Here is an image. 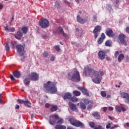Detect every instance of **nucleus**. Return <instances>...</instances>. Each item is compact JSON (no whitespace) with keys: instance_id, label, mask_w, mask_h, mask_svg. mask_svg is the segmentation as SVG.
Returning <instances> with one entry per match:
<instances>
[{"instance_id":"obj_22","label":"nucleus","mask_w":129,"mask_h":129,"mask_svg":"<svg viewBox=\"0 0 129 129\" xmlns=\"http://www.w3.org/2000/svg\"><path fill=\"white\" fill-rule=\"evenodd\" d=\"M92 115L94 116V117H95L96 119H100V115L98 112H94L92 113Z\"/></svg>"},{"instance_id":"obj_2","label":"nucleus","mask_w":129,"mask_h":129,"mask_svg":"<svg viewBox=\"0 0 129 129\" xmlns=\"http://www.w3.org/2000/svg\"><path fill=\"white\" fill-rule=\"evenodd\" d=\"M43 86L46 93L51 94L57 93V87L55 82L48 81L46 83L44 84Z\"/></svg>"},{"instance_id":"obj_1","label":"nucleus","mask_w":129,"mask_h":129,"mask_svg":"<svg viewBox=\"0 0 129 129\" xmlns=\"http://www.w3.org/2000/svg\"><path fill=\"white\" fill-rule=\"evenodd\" d=\"M84 72L85 76H89L90 77H95L93 79V81L96 84H99L101 82V79L99 76V73L97 71L94 70L93 69H91L89 67H87L84 69Z\"/></svg>"},{"instance_id":"obj_54","label":"nucleus","mask_w":129,"mask_h":129,"mask_svg":"<svg viewBox=\"0 0 129 129\" xmlns=\"http://www.w3.org/2000/svg\"><path fill=\"white\" fill-rule=\"evenodd\" d=\"M91 108H92V105H89L88 107H87L88 109H91Z\"/></svg>"},{"instance_id":"obj_28","label":"nucleus","mask_w":129,"mask_h":129,"mask_svg":"<svg viewBox=\"0 0 129 129\" xmlns=\"http://www.w3.org/2000/svg\"><path fill=\"white\" fill-rule=\"evenodd\" d=\"M73 94L75 96H80V95H81V92L77 90H75L73 92Z\"/></svg>"},{"instance_id":"obj_7","label":"nucleus","mask_w":129,"mask_h":129,"mask_svg":"<svg viewBox=\"0 0 129 129\" xmlns=\"http://www.w3.org/2000/svg\"><path fill=\"white\" fill-rule=\"evenodd\" d=\"M101 30V26L99 25H97L95 26L94 30H93V34L94 35L95 39H97V37L99 36V34L100 33V31Z\"/></svg>"},{"instance_id":"obj_5","label":"nucleus","mask_w":129,"mask_h":129,"mask_svg":"<svg viewBox=\"0 0 129 129\" xmlns=\"http://www.w3.org/2000/svg\"><path fill=\"white\" fill-rule=\"evenodd\" d=\"M69 121L72 125H74L76 127H81V128H84L85 127V125L82 122L73 118H70Z\"/></svg>"},{"instance_id":"obj_37","label":"nucleus","mask_w":129,"mask_h":129,"mask_svg":"<svg viewBox=\"0 0 129 129\" xmlns=\"http://www.w3.org/2000/svg\"><path fill=\"white\" fill-rule=\"evenodd\" d=\"M84 102L86 104V105H87V104H89L90 100H89V99H85L84 100Z\"/></svg>"},{"instance_id":"obj_15","label":"nucleus","mask_w":129,"mask_h":129,"mask_svg":"<svg viewBox=\"0 0 129 129\" xmlns=\"http://www.w3.org/2000/svg\"><path fill=\"white\" fill-rule=\"evenodd\" d=\"M69 105L70 108L73 111H78V109H77V107H76V104H73L70 102L69 103Z\"/></svg>"},{"instance_id":"obj_44","label":"nucleus","mask_w":129,"mask_h":129,"mask_svg":"<svg viewBox=\"0 0 129 129\" xmlns=\"http://www.w3.org/2000/svg\"><path fill=\"white\" fill-rule=\"evenodd\" d=\"M118 55H119V52H118V51H115L114 53L115 58H117V56H118Z\"/></svg>"},{"instance_id":"obj_36","label":"nucleus","mask_w":129,"mask_h":129,"mask_svg":"<svg viewBox=\"0 0 129 129\" xmlns=\"http://www.w3.org/2000/svg\"><path fill=\"white\" fill-rule=\"evenodd\" d=\"M54 49L56 50L57 52H60V46L59 45H55L53 47Z\"/></svg>"},{"instance_id":"obj_38","label":"nucleus","mask_w":129,"mask_h":129,"mask_svg":"<svg viewBox=\"0 0 129 129\" xmlns=\"http://www.w3.org/2000/svg\"><path fill=\"white\" fill-rule=\"evenodd\" d=\"M101 96H102L103 97H106V92H105V91H102L101 92Z\"/></svg>"},{"instance_id":"obj_49","label":"nucleus","mask_w":129,"mask_h":129,"mask_svg":"<svg viewBox=\"0 0 129 129\" xmlns=\"http://www.w3.org/2000/svg\"><path fill=\"white\" fill-rule=\"evenodd\" d=\"M10 78L12 81H15V80H16V79H15V78H14V76L12 75L10 76Z\"/></svg>"},{"instance_id":"obj_17","label":"nucleus","mask_w":129,"mask_h":129,"mask_svg":"<svg viewBox=\"0 0 129 129\" xmlns=\"http://www.w3.org/2000/svg\"><path fill=\"white\" fill-rule=\"evenodd\" d=\"M104 39H105V34L102 33L101 34V37L97 41L98 44L101 45V44L103 42V40H104Z\"/></svg>"},{"instance_id":"obj_14","label":"nucleus","mask_w":129,"mask_h":129,"mask_svg":"<svg viewBox=\"0 0 129 129\" xmlns=\"http://www.w3.org/2000/svg\"><path fill=\"white\" fill-rule=\"evenodd\" d=\"M78 89H79V90H80V91H81L84 95H86V96H89V94L87 92V89L82 87H78Z\"/></svg>"},{"instance_id":"obj_64","label":"nucleus","mask_w":129,"mask_h":129,"mask_svg":"<svg viewBox=\"0 0 129 129\" xmlns=\"http://www.w3.org/2000/svg\"><path fill=\"white\" fill-rule=\"evenodd\" d=\"M125 124H126V126H128V127H129V123L128 122L126 123Z\"/></svg>"},{"instance_id":"obj_46","label":"nucleus","mask_w":129,"mask_h":129,"mask_svg":"<svg viewBox=\"0 0 129 129\" xmlns=\"http://www.w3.org/2000/svg\"><path fill=\"white\" fill-rule=\"evenodd\" d=\"M45 107L46 108H49L50 107V106H51V105H50V104L48 103H46L45 105Z\"/></svg>"},{"instance_id":"obj_51","label":"nucleus","mask_w":129,"mask_h":129,"mask_svg":"<svg viewBox=\"0 0 129 129\" xmlns=\"http://www.w3.org/2000/svg\"><path fill=\"white\" fill-rule=\"evenodd\" d=\"M5 31H7V32H10V29L8 27V26H6L4 27Z\"/></svg>"},{"instance_id":"obj_19","label":"nucleus","mask_w":129,"mask_h":129,"mask_svg":"<svg viewBox=\"0 0 129 129\" xmlns=\"http://www.w3.org/2000/svg\"><path fill=\"white\" fill-rule=\"evenodd\" d=\"M58 31L59 32V34H61L62 36L64 37V38H68V35L65 33H64V31H63V29L61 27H59L58 28Z\"/></svg>"},{"instance_id":"obj_12","label":"nucleus","mask_w":129,"mask_h":129,"mask_svg":"<svg viewBox=\"0 0 129 129\" xmlns=\"http://www.w3.org/2000/svg\"><path fill=\"white\" fill-rule=\"evenodd\" d=\"M17 102H18V103H20V104H24V105H26V106H27V107H30V105L29 104H31V103H30V101H25L24 100H22L20 99H18L17 100Z\"/></svg>"},{"instance_id":"obj_11","label":"nucleus","mask_w":129,"mask_h":129,"mask_svg":"<svg viewBox=\"0 0 129 129\" xmlns=\"http://www.w3.org/2000/svg\"><path fill=\"white\" fill-rule=\"evenodd\" d=\"M98 56L100 60H104L105 59V56H106V52L100 50L98 53Z\"/></svg>"},{"instance_id":"obj_3","label":"nucleus","mask_w":129,"mask_h":129,"mask_svg":"<svg viewBox=\"0 0 129 129\" xmlns=\"http://www.w3.org/2000/svg\"><path fill=\"white\" fill-rule=\"evenodd\" d=\"M68 76L73 82H80L81 80L80 73L77 69H74L72 72L69 73Z\"/></svg>"},{"instance_id":"obj_59","label":"nucleus","mask_w":129,"mask_h":129,"mask_svg":"<svg viewBox=\"0 0 129 129\" xmlns=\"http://www.w3.org/2000/svg\"><path fill=\"white\" fill-rule=\"evenodd\" d=\"M108 110L112 111V110H113V108L112 107H109Z\"/></svg>"},{"instance_id":"obj_60","label":"nucleus","mask_w":129,"mask_h":129,"mask_svg":"<svg viewBox=\"0 0 129 129\" xmlns=\"http://www.w3.org/2000/svg\"><path fill=\"white\" fill-rule=\"evenodd\" d=\"M108 118L111 120H112V117L110 116V115L108 116Z\"/></svg>"},{"instance_id":"obj_33","label":"nucleus","mask_w":129,"mask_h":129,"mask_svg":"<svg viewBox=\"0 0 129 129\" xmlns=\"http://www.w3.org/2000/svg\"><path fill=\"white\" fill-rule=\"evenodd\" d=\"M115 109H116V111H117V112H121V109H122L121 106H116L115 107Z\"/></svg>"},{"instance_id":"obj_45","label":"nucleus","mask_w":129,"mask_h":129,"mask_svg":"<svg viewBox=\"0 0 129 129\" xmlns=\"http://www.w3.org/2000/svg\"><path fill=\"white\" fill-rule=\"evenodd\" d=\"M15 31V28L11 27L9 29V32H14Z\"/></svg>"},{"instance_id":"obj_32","label":"nucleus","mask_w":129,"mask_h":129,"mask_svg":"<svg viewBox=\"0 0 129 129\" xmlns=\"http://www.w3.org/2000/svg\"><path fill=\"white\" fill-rule=\"evenodd\" d=\"M70 100L73 102H77V101H78V98L76 97L73 96L71 97Z\"/></svg>"},{"instance_id":"obj_50","label":"nucleus","mask_w":129,"mask_h":129,"mask_svg":"<svg viewBox=\"0 0 129 129\" xmlns=\"http://www.w3.org/2000/svg\"><path fill=\"white\" fill-rule=\"evenodd\" d=\"M106 60L107 61H108V62H110V61H111V59H110V57H106Z\"/></svg>"},{"instance_id":"obj_57","label":"nucleus","mask_w":129,"mask_h":129,"mask_svg":"<svg viewBox=\"0 0 129 129\" xmlns=\"http://www.w3.org/2000/svg\"><path fill=\"white\" fill-rule=\"evenodd\" d=\"M64 3L67 4L68 6H70V3L68 2V1L66 0L64 1Z\"/></svg>"},{"instance_id":"obj_63","label":"nucleus","mask_w":129,"mask_h":129,"mask_svg":"<svg viewBox=\"0 0 129 129\" xmlns=\"http://www.w3.org/2000/svg\"><path fill=\"white\" fill-rule=\"evenodd\" d=\"M126 60L127 61H128V60H129V57H128V56H126Z\"/></svg>"},{"instance_id":"obj_40","label":"nucleus","mask_w":129,"mask_h":129,"mask_svg":"<svg viewBox=\"0 0 129 129\" xmlns=\"http://www.w3.org/2000/svg\"><path fill=\"white\" fill-rule=\"evenodd\" d=\"M16 44H17L16 41H12L11 42V45L12 46V49H15V45H16Z\"/></svg>"},{"instance_id":"obj_6","label":"nucleus","mask_w":129,"mask_h":129,"mask_svg":"<svg viewBox=\"0 0 129 129\" xmlns=\"http://www.w3.org/2000/svg\"><path fill=\"white\" fill-rule=\"evenodd\" d=\"M39 24L42 29H46L49 27V21L47 19H42L39 21Z\"/></svg>"},{"instance_id":"obj_26","label":"nucleus","mask_w":129,"mask_h":129,"mask_svg":"<svg viewBox=\"0 0 129 129\" xmlns=\"http://www.w3.org/2000/svg\"><path fill=\"white\" fill-rule=\"evenodd\" d=\"M50 109L52 112H54V111H56L58 109V107L56 105H51V107Z\"/></svg>"},{"instance_id":"obj_9","label":"nucleus","mask_w":129,"mask_h":129,"mask_svg":"<svg viewBox=\"0 0 129 129\" xmlns=\"http://www.w3.org/2000/svg\"><path fill=\"white\" fill-rule=\"evenodd\" d=\"M28 77H30L31 80L32 81H37L39 80V75L36 73H31V74L28 75Z\"/></svg>"},{"instance_id":"obj_4","label":"nucleus","mask_w":129,"mask_h":129,"mask_svg":"<svg viewBox=\"0 0 129 129\" xmlns=\"http://www.w3.org/2000/svg\"><path fill=\"white\" fill-rule=\"evenodd\" d=\"M50 119L49 120V122L51 125H54V124L56 123V120H58L56 122V123L62 124L63 122V119L61 118L59 119V116L56 114L50 115Z\"/></svg>"},{"instance_id":"obj_29","label":"nucleus","mask_w":129,"mask_h":129,"mask_svg":"<svg viewBox=\"0 0 129 129\" xmlns=\"http://www.w3.org/2000/svg\"><path fill=\"white\" fill-rule=\"evenodd\" d=\"M105 45L107 47H111V45H112V42L111 40H108L105 42Z\"/></svg>"},{"instance_id":"obj_35","label":"nucleus","mask_w":129,"mask_h":129,"mask_svg":"<svg viewBox=\"0 0 129 129\" xmlns=\"http://www.w3.org/2000/svg\"><path fill=\"white\" fill-rule=\"evenodd\" d=\"M89 125H90V126L91 127H92V128H94L95 127V123H94V122H90L89 123Z\"/></svg>"},{"instance_id":"obj_52","label":"nucleus","mask_w":129,"mask_h":129,"mask_svg":"<svg viewBox=\"0 0 129 129\" xmlns=\"http://www.w3.org/2000/svg\"><path fill=\"white\" fill-rule=\"evenodd\" d=\"M50 60L53 62V61H55V56H51L50 57Z\"/></svg>"},{"instance_id":"obj_42","label":"nucleus","mask_w":129,"mask_h":129,"mask_svg":"<svg viewBox=\"0 0 129 129\" xmlns=\"http://www.w3.org/2000/svg\"><path fill=\"white\" fill-rule=\"evenodd\" d=\"M43 56L44 57H48V56H49V52H48L47 51H44L43 52Z\"/></svg>"},{"instance_id":"obj_39","label":"nucleus","mask_w":129,"mask_h":129,"mask_svg":"<svg viewBox=\"0 0 129 129\" xmlns=\"http://www.w3.org/2000/svg\"><path fill=\"white\" fill-rule=\"evenodd\" d=\"M6 51H10V45H9V43H8V42L6 44Z\"/></svg>"},{"instance_id":"obj_21","label":"nucleus","mask_w":129,"mask_h":129,"mask_svg":"<svg viewBox=\"0 0 129 129\" xmlns=\"http://www.w3.org/2000/svg\"><path fill=\"white\" fill-rule=\"evenodd\" d=\"M16 49L17 50V52H18V53H22V52L24 51V46L21 44H19L18 45H17L16 46Z\"/></svg>"},{"instance_id":"obj_48","label":"nucleus","mask_w":129,"mask_h":129,"mask_svg":"<svg viewBox=\"0 0 129 129\" xmlns=\"http://www.w3.org/2000/svg\"><path fill=\"white\" fill-rule=\"evenodd\" d=\"M100 74L101 76H103V75H104V73H103V71H100L99 72V74Z\"/></svg>"},{"instance_id":"obj_30","label":"nucleus","mask_w":129,"mask_h":129,"mask_svg":"<svg viewBox=\"0 0 129 129\" xmlns=\"http://www.w3.org/2000/svg\"><path fill=\"white\" fill-rule=\"evenodd\" d=\"M55 129H66V126L63 125H56L55 126Z\"/></svg>"},{"instance_id":"obj_24","label":"nucleus","mask_w":129,"mask_h":129,"mask_svg":"<svg viewBox=\"0 0 129 129\" xmlns=\"http://www.w3.org/2000/svg\"><path fill=\"white\" fill-rule=\"evenodd\" d=\"M13 75L16 78H20L21 77V72L20 71L14 72Z\"/></svg>"},{"instance_id":"obj_20","label":"nucleus","mask_w":129,"mask_h":129,"mask_svg":"<svg viewBox=\"0 0 129 129\" xmlns=\"http://www.w3.org/2000/svg\"><path fill=\"white\" fill-rule=\"evenodd\" d=\"M72 97V94L71 93L67 92L65 93L64 95L63 96V99H69L70 100Z\"/></svg>"},{"instance_id":"obj_55","label":"nucleus","mask_w":129,"mask_h":129,"mask_svg":"<svg viewBox=\"0 0 129 129\" xmlns=\"http://www.w3.org/2000/svg\"><path fill=\"white\" fill-rule=\"evenodd\" d=\"M20 108V105H16L15 106V109H19Z\"/></svg>"},{"instance_id":"obj_25","label":"nucleus","mask_w":129,"mask_h":129,"mask_svg":"<svg viewBox=\"0 0 129 129\" xmlns=\"http://www.w3.org/2000/svg\"><path fill=\"white\" fill-rule=\"evenodd\" d=\"M124 58V54L122 53H120V54H119L118 56V61L119 62V63H120V62H121V61L123 60Z\"/></svg>"},{"instance_id":"obj_61","label":"nucleus","mask_w":129,"mask_h":129,"mask_svg":"<svg viewBox=\"0 0 129 129\" xmlns=\"http://www.w3.org/2000/svg\"><path fill=\"white\" fill-rule=\"evenodd\" d=\"M71 43L72 44V45H75L76 44V42L75 41H72Z\"/></svg>"},{"instance_id":"obj_41","label":"nucleus","mask_w":129,"mask_h":129,"mask_svg":"<svg viewBox=\"0 0 129 129\" xmlns=\"http://www.w3.org/2000/svg\"><path fill=\"white\" fill-rule=\"evenodd\" d=\"M94 129H102V126L101 125L95 126Z\"/></svg>"},{"instance_id":"obj_47","label":"nucleus","mask_w":129,"mask_h":129,"mask_svg":"<svg viewBox=\"0 0 129 129\" xmlns=\"http://www.w3.org/2000/svg\"><path fill=\"white\" fill-rule=\"evenodd\" d=\"M116 127H118V125H115L111 127L110 129H114V128H116Z\"/></svg>"},{"instance_id":"obj_56","label":"nucleus","mask_w":129,"mask_h":129,"mask_svg":"<svg viewBox=\"0 0 129 129\" xmlns=\"http://www.w3.org/2000/svg\"><path fill=\"white\" fill-rule=\"evenodd\" d=\"M93 19L94 20H95L96 19H97V15H94L93 17Z\"/></svg>"},{"instance_id":"obj_16","label":"nucleus","mask_w":129,"mask_h":129,"mask_svg":"<svg viewBox=\"0 0 129 129\" xmlns=\"http://www.w3.org/2000/svg\"><path fill=\"white\" fill-rule=\"evenodd\" d=\"M23 32L21 31V30H19L17 31V35L15 36L16 39L17 40H22V37H23Z\"/></svg>"},{"instance_id":"obj_8","label":"nucleus","mask_w":129,"mask_h":129,"mask_svg":"<svg viewBox=\"0 0 129 129\" xmlns=\"http://www.w3.org/2000/svg\"><path fill=\"white\" fill-rule=\"evenodd\" d=\"M77 21L80 24L83 25V24H85V23H88V22H89V18H88V16H87L86 18L83 19L80 17V16L78 15L77 16Z\"/></svg>"},{"instance_id":"obj_13","label":"nucleus","mask_w":129,"mask_h":129,"mask_svg":"<svg viewBox=\"0 0 129 129\" xmlns=\"http://www.w3.org/2000/svg\"><path fill=\"white\" fill-rule=\"evenodd\" d=\"M105 34L108 37H114L115 34L113 33L112 29L108 28L105 31Z\"/></svg>"},{"instance_id":"obj_10","label":"nucleus","mask_w":129,"mask_h":129,"mask_svg":"<svg viewBox=\"0 0 129 129\" xmlns=\"http://www.w3.org/2000/svg\"><path fill=\"white\" fill-rule=\"evenodd\" d=\"M118 39L121 44H123V45H124L125 46H126V45H127L126 41L124 40V39H125V35H124L123 34L120 33L119 35Z\"/></svg>"},{"instance_id":"obj_23","label":"nucleus","mask_w":129,"mask_h":129,"mask_svg":"<svg viewBox=\"0 0 129 129\" xmlns=\"http://www.w3.org/2000/svg\"><path fill=\"white\" fill-rule=\"evenodd\" d=\"M21 31L23 34H27L29 31V27L24 26L21 28Z\"/></svg>"},{"instance_id":"obj_53","label":"nucleus","mask_w":129,"mask_h":129,"mask_svg":"<svg viewBox=\"0 0 129 129\" xmlns=\"http://www.w3.org/2000/svg\"><path fill=\"white\" fill-rule=\"evenodd\" d=\"M107 110V107H105L103 108V111L104 112H105V111H106Z\"/></svg>"},{"instance_id":"obj_34","label":"nucleus","mask_w":129,"mask_h":129,"mask_svg":"<svg viewBox=\"0 0 129 129\" xmlns=\"http://www.w3.org/2000/svg\"><path fill=\"white\" fill-rule=\"evenodd\" d=\"M54 7L57 9H60V8H61V5H60V3L59 2H56Z\"/></svg>"},{"instance_id":"obj_31","label":"nucleus","mask_w":129,"mask_h":129,"mask_svg":"<svg viewBox=\"0 0 129 129\" xmlns=\"http://www.w3.org/2000/svg\"><path fill=\"white\" fill-rule=\"evenodd\" d=\"M80 107L83 110H85V109H86V105L83 102H80Z\"/></svg>"},{"instance_id":"obj_62","label":"nucleus","mask_w":129,"mask_h":129,"mask_svg":"<svg viewBox=\"0 0 129 129\" xmlns=\"http://www.w3.org/2000/svg\"><path fill=\"white\" fill-rule=\"evenodd\" d=\"M121 110H122V111H125V108H124V107H122Z\"/></svg>"},{"instance_id":"obj_43","label":"nucleus","mask_w":129,"mask_h":129,"mask_svg":"<svg viewBox=\"0 0 129 129\" xmlns=\"http://www.w3.org/2000/svg\"><path fill=\"white\" fill-rule=\"evenodd\" d=\"M111 123H112V122L108 123V124L106 125V129L110 128V127H111Z\"/></svg>"},{"instance_id":"obj_18","label":"nucleus","mask_w":129,"mask_h":129,"mask_svg":"<svg viewBox=\"0 0 129 129\" xmlns=\"http://www.w3.org/2000/svg\"><path fill=\"white\" fill-rule=\"evenodd\" d=\"M120 95H121V97L122 98H125V102H126L127 100L129 98L128 93H125V92H122L120 93Z\"/></svg>"},{"instance_id":"obj_27","label":"nucleus","mask_w":129,"mask_h":129,"mask_svg":"<svg viewBox=\"0 0 129 129\" xmlns=\"http://www.w3.org/2000/svg\"><path fill=\"white\" fill-rule=\"evenodd\" d=\"M30 79L29 78H26L25 79V80L23 81V83H24V84H25V85L28 86L30 84V82H31V81H30Z\"/></svg>"},{"instance_id":"obj_58","label":"nucleus","mask_w":129,"mask_h":129,"mask_svg":"<svg viewBox=\"0 0 129 129\" xmlns=\"http://www.w3.org/2000/svg\"><path fill=\"white\" fill-rule=\"evenodd\" d=\"M3 8H4V5L0 3V10H3Z\"/></svg>"}]
</instances>
